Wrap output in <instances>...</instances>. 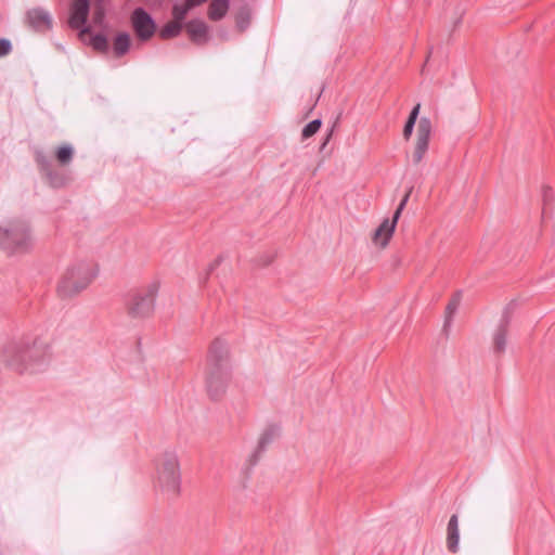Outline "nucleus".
<instances>
[{"label":"nucleus","mask_w":555,"mask_h":555,"mask_svg":"<svg viewBox=\"0 0 555 555\" xmlns=\"http://www.w3.org/2000/svg\"><path fill=\"white\" fill-rule=\"evenodd\" d=\"M51 360L50 345L38 336L12 339L0 348V362L18 374L43 372Z\"/></svg>","instance_id":"obj_1"},{"label":"nucleus","mask_w":555,"mask_h":555,"mask_svg":"<svg viewBox=\"0 0 555 555\" xmlns=\"http://www.w3.org/2000/svg\"><path fill=\"white\" fill-rule=\"evenodd\" d=\"M98 272L93 261L80 260L69 264L57 283L59 295L64 298L78 295L92 283Z\"/></svg>","instance_id":"obj_2"},{"label":"nucleus","mask_w":555,"mask_h":555,"mask_svg":"<svg viewBox=\"0 0 555 555\" xmlns=\"http://www.w3.org/2000/svg\"><path fill=\"white\" fill-rule=\"evenodd\" d=\"M179 456L173 450H165L155 462V486L168 498H177L181 491Z\"/></svg>","instance_id":"obj_3"},{"label":"nucleus","mask_w":555,"mask_h":555,"mask_svg":"<svg viewBox=\"0 0 555 555\" xmlns=\"http://www.w3.org/2000/svg\"><path fill=\"white\" fill-rule=\"evenodd\" d=\"M34 246L28 223L21 218H10L0 224V247L8 254H25Z\"/></svg>","instance_id":"obj_4"},{"label":"nucleus","mask_w":555,"mask_h":555,"mask_svg":"<svg viewBox=\"0 0 555 555\" xmlns=\"http://www.w3.org/2000/svg\"><path fill=\"white\" fill-rule=\"evenodd\" d=\"M159 285L157 282L149 284L137 292L127 302V314L134 320H144L152 315Z\"/></svg>","instance_id":"obj_5"},{"label":"nucleus","mask_w":555,"mask_h":555,"mask_svg":"<svg viewBox=\"0 0 555 555\" xmlns=\"http://www.w3.org/2000/svg\"><path fill=\"white\" fill-rule=\"evenodd\" d=\"M232 366H207L206 388L212 399L221 398L231 382Z\"/></svg>","instance_id":"obj_6"},{"label":"nucleus","mask_w":555,"mask_h":555,"mask_svg":"<svg viewBox=\"0 0 555 555\" xmlns=\"http://www.w3.org/2000/svg\"><path fill=\"white\" fill-rule=\"evenodd\" d=\"M515 306L516 305L514 301H511L508 305H506V307L503 309L500 323H499L498 327L495 328V331L493 332V336H492L493 348H494V351L498 353H502L506 349L508 325H509L511 317H512Z\"/></svg>","instance_id":"obj_7"},{"label":"nucleus","mask_w":555,"mask_h":555,"mask_svg":"<svg viewBox=\"0 0 555 555\" xmlns=\"http://www.w3.org/2000/svg\"><path fill=\"white\" fill-rule=\"evenodd\" d=\"M431 134V122L427 117H422L417 125L415 149L412 155L413 163L420 164L424 158Z\"/></svg>","instance_id":"obj_8"},{"label":"nucleus","mask_w":555,"mask_h":555,"mask_svg":"<svg viewBox=\"0 0 555 555\" xmlns=\"http://www.w3.org/2000/svg\"><path fill=\"white\" fill-rule=\"evenodd\" d=\"M131 23L135 35L143 41L149 40L155 33L156 25L154 20L141 8L133 11Z\"/></svg>","instance_id":"obj_9"},{"label":"nucleus","mask_w":555,"mask_h":555,"mask_svg":"<svg viewBox=\"0 0 555 555\" xmlns=\"http://www.w3.org/2000/svg\"><path fill=\"white\" fill-rule=\"evenodd\" d=\"M207 366H232L230 348L225 340L217 338L209 348Z\"/></svg>","instance_id":"obj_10"},{"label":"nucleus","mask_w":555,"mask_h":555,"mask_svg":"<svg viewBox=\"0 0 555 555\" xmlns=\"http://www.w3.org/2000/svg\"><path fill=\"white\" fill-rule=\"evenodd\" d=\"M90 10L89 0H74L70 7L69 26L81 30L86 26Z\"/></svg>","instance_id":"obj_11"},{"label":"nucleus","mask_w":555,"mask_h":555,"mask_svg":"<svg viewBox=\"0 0 555 555\" xmlns=\"http://www.w3.org/2000/svg\"><path fill=\"white\" fill-rule=\"evenodd\" d=\"M397 223L398 219L393 216L392 219H384L378 228L374 231L372 237L373 243L380 248H385L392 237Z\"/></svg>","instance_id":"obj_12"},{"label":"nucleus","mask_w":555,"mask_h":555,"mask_svg":"<svg viewBox=\"0 0 555 555\" xmlns=\"http://www.w3.org/2000/svg\"><path fill=\"white\" fill-rule=\"evenodd\" d=\"M460 541V529H459V517L452 515L448 528H447V545L449 551L455 553L459 550Z\"/></svg>","instance_id":"obj_13"},{"label":"nucleus","mask_w":555,"mask_h":555,"mask_svg":"<svg viewBox=\"0 0 555 555\" xmlns=\"http://www.w3.org/2000/svg\"><path fill=\"white\" fill-rule=\"evenodd\" d=\"M28 18L30 24L37 29H44L51 27V16L42 9H34L28 12Z\"/></svg>","instance_id":"obj_14"},{"label":"nucleus","mask_w":555,"mask_h":555,"mask_svg":"<svg viewBox=\"0 0 555 555\" xmlns=\"http://www.w3.org/2000/svg\"><path fill=\"white\" fill-rule=\"evenodd\" d=\"M186 30L194 42H204L207 38L208 27L199 20L189 22Z\"/></svg>","instance_id":"obj_15"},{"label":"nucleus","mask_w":555,"mask_h":555,"mask_svg":"<svg viewBox=\"0 0 555 555\" xmlns=\"http://www.w3.org/2000/svg\"><path fill=\"white\" fill-rule=\"evenodd\" d=\"M79 37L82 41L89 39V43L98 51H105L107 49V40L103 35H90L89 27H83L79 31Z\"/></svg>","instance_id":"obj_16"},{"label":"nucleus","mask_w":555,"mask_h":555,"mask_svg":"<svg viewBox=\"0 0 555 555\" xmlns=\"http://www.w3.org/2000/svg\"><path fill=\"white\" fill-rule=\"evenodd\" d=\"M229 9V0H212L209 5L208 15L210 20L218 21L222 18Z\"/></svg>","instance_id":"obj_17"},{"label":"nucleus","mask_w":555,"mask_h":555,"mask_svg":"<svg viewBox=\"0 0 555 555\" xmlns=\"http://www.w3.org/2000/svg\"><path fill=\"white\" fill-rule=\"evenodd\" d=\"M195 8L191 0H184L182 3H176L172 8V16L179 22H183L190 10Z\"/></svg>","instance_id":"obj_18"},{"label":"nucleus","mask_w":555,"mask_h":555,"mask_svg":"<svg viewBox=\"0 0 555 555\" xmlns=\"http://www.w3.org/2000/svg\"><path fill=\"white\" fill-rule=\"evenodd\" d=\"M181 29L182 23L173 18L160 29L159 35L163 39H168L178 36Z\"/></svg>","instance_id":"obj_19"},{"label":"nucleus","mask_w":555,"mask_h":555,"mask_svg":"<svg viewBox=\"0 0 555 555\" xmlns=\"http://www.w3.org/2000/svg\"><path fill=\"white\" fill-rule=\"evenodd\" d=\"M130 47V36L126 33L117 35L114 41V52L116 55H124Z\"/></svg>","instance_id":"obj_20"},{"label":"nucleus","mask_w":555,"mask_h":555,"mask_svg":"<svg viewBox=\"0 0 555 555\" xmlns=\"http://www.w3.org/2000/svg\"><path fill=\"white\" fill-rule=\"evenodd\" d=\"M420 109H421V104H416L410 113V116H409V118L404 125V128H403V138L405 140H409L412 135L417 116L420 114Z\"/></svg>","instance_id":"obj_21"},{"label":"nucleus","mask_w":555,"mask_h":555,"mask_svg":"<svg viewBox=\"0 0 555 555\" xmlns=\"http://www.w3.org/2000/svg\"><path fill=\"white\" fill-rule=\"evenodd\" d=\"M321 125H322L321 119H314V120L310 121L309 124H307L304 127L302 132H301L302 139H308V138L314 135L319 131Z\"/></svg>","instance_id":"obj_22"},{"label":"nucleus","mask_w":555,"mask_h":555,"mask_svg":"<svg viewBox=\"0 0 555 555\" xmlns=\"http://www.w3.org/2000/svg\"><path fill=\"white\" fill-rule=\"evenodd\" d=\"M73 147L70 145H63L56 151V158L61 164H67L72 160Z\"/></svg>","instance_id":"obj_23"},{"label":"nucleus","mask_w":555,"mask_h":555,"mask_svg":"<svg viewBox=\"0 0 555 555\" xmlns=\"http://www.w3.org/2000/svg\"><path fill=\"white\" fill-rule=\"evenodd\" d=\"M274 438V430L268 428L263 430L258 438V449L263 450L268 444L272 442Z\"/></svg>","instance_id":"obj_24"},{"label":"nucleus","mask_w":555,"mask_h":555,"mask_svg":"<svg viewBox=\"0 0 555 555\" xmlns=\"http://www.w3.org/2000/svg\"><path fill=\"white\" fill-rule=\"evenodd\" d=\"M461 297L460 295H456L447 306V320H446V326L450 324L451 319L453 314L456 312L459 306H460Z\"/></svg>","instance_id":"obj_25"},{"label":"nucleus","mask_w":555,"mask_h":555,"mask_svg":"<svg viewBox=\"0 0 555 555\" xmlns=\"http://www.w3.org/2000/svg\"><path fill=\"white\" fill-rule=\"evenodd\" d=\"M410 194H411V190L404 195V197L401 199L399 206L397 207L395 214H393V217L397 218L399 220L400 216H401V212L402 210L404 209L408 201H409V197H410Z\"/></svg>","instance_id":"obj_26"},{"label":"nucleus","mask_w":555,"mask_h":555,"mask_svg":"<svg viewBox=\"0 0 555 555\" xmlns=\"http://www.w3.org/2000/svg\"><path fill=\"white\" fill-rule=\"evenodd\" d=\"M12 46L8 39H0V56L8 55L11 52Z\"/></svg>","instance_id":"obj_27"},{"label":"nucleus","mask_w":555,"mask_h":555,"mask_svg":"<svg viewBox=\"0 0 555 555\" xmlns=\"http://www.w3.org/2000/svg\"><path fill=\"white\" fill-rule=\"evenodd\" d=\"M49 177V181L53 186H62L65 183L64 178H57L56 176H53L51 172H47Z\"/></svg>","instance_id":"obj_28"},{"label":"nucleus","mask_w":555,"mask_h":555,"mask_svg":"<svg viewBox=\"0 0 555 555\" xmlns=\"http://www.w3.org/2000/svg\"><path fill=\"white\" fill-rule=\"evenodd\" d=\"M104 18V13H103V10L102 9H98L94 14H93V22L95 24H102V21Z\"/></svg>","instance_id":"obj_29"},{"label":"nucleus","mask_w":555,"mask_h":555,"mask_svg":"<svg viewBox=\"0 0 555 555\" xmlns=\"http://www.w3.org/2000/svg\"><path fill=\"white\" fill-rule=\"evenodd\" d=\"M246 25H247V21H244V20H238V21H237V26H238L242 30H243V29H245Z\"/></svg>","instance_id":"obj_30"},{"label":"nucleus","mask_w":555,"mask_h":555,"mask_svg":"<svg viewBox=\"0 0 555 555\" xmlns=\"http://www.w3.org/2000/svg\"><path fill=\"white\" fill-rule=\"evenodd\" d=\"M191 1H192V2L194 3V5L196 7V5H199V4H202L203 2H205L206 0H191Z\"/></svg>","instance_id":"obj_31"},{"label":"nucleus","mask_w":555,"mask_h":555,"mask_svg":"<svg viewBox=\"0 0 555 555\" xmlns=\"http://www.w3.org/2000/svg\"><path fill=\"white\" fill-rule=\"evenodd\" d=\"M218 263H219V260H218V259H217V260H215V262H212V263L209 266V270H210V271H211V270H214V268H215L216 266H218Z\"/></svg>","instance_id":"obj_32"},{"label":"nucleus","mask_w":555,"mask_h":555,"mask_svg":"<svg viewBox=\"0 0 555 555\" xmlns=\"http://www.w3.org/2000/svg\"><path fill=\"white\" fill-rule=\"evenodd\" d=\"M240 487H241V489H243V490L247 488V482H246V480H245V479L241 482Z\"/></svg>","instance_id":"obj_33"},{"label":"nucleus","mask_w":555,"mask_h":555,"mask_svg":"<svg viewBox=\"0 0 555 555\" xmlns=\"http://www.w3.org/2000/svg\"><path fill=\"white\" fill-rule=\"evenodd\" d=\"M544 191H545V194H546L547 192H551L552 190H551V188L547 186V188L544 189Z\"/></svg>","instance_id":"obj_34"}]
</instances>
